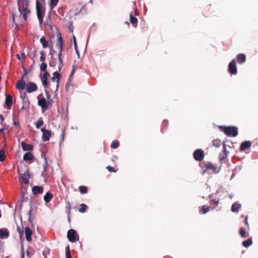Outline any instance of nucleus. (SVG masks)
Returning <instances> with one entry per match:
<instances>
[{"instance_id":"obj_1","label":"nucleus","mask_w":258,"mask_h":258,"mask_svg":"<svg viewBox=\"0 0 258 258\" xmlns=\"http://www.w3.org/2000/svg\"><path fill=\"white\" fill-rule=\"evenodd\" d=\"M18 6L19 14L18 15L13 13V22L16 24V27H17L16 21L21 23L26 22L27 16L30 13V11L28 8V0H18Z\"/></svg>"},{"instance_id":"obj_2","label":"nucleus","mask_w":258,"mask_h":258,"mask_svg":"<svg viewBox=\"0 0 258 258\" xmlns=\"http://www.w3.org/2000/svg\"><path fill=\"white\" fill-rule=\"evenodd\" d=\"M36 9L37 18L39 23L41 24L43 22V17L45 13L44 5L38 1H37L36 2Z\"/></svg>"},{"instance_id":"obj_3","label":"nucleus","mask_w":258,"mask_h":258,"mask_svg":"<svg viewBox=\"0 0 258 258\" xmlns=\"http://www.w3.org/2000/svg\"><path fill=\"white\" fill-rule=\"evenodd\" d=\"M221 131L227 136L235 137L238 135V128L235 126H219Z\"/></svg>"},{"instance_id":"obj_4","label":"nucleus","mask_w":258,"mask_h":258,"mask_svg":"<svg viewBox=\"0 0 258 258\" xmlns=\"http://www.w3.org/2000/svg\"><path fill=\"white\" fill-rule=\"evenodd\" d=\"M200 166L201 167L202 166L205 167V169L204 170V173L210 170H212L213 173L214 174H217L220 171V168L216 167L210 162H204L201 163H200Z\"/></svg>"},{"instance_id":"obj_5","label":"nucleus","mask_w":258,"mask_h":258,"mask_svg":"<svg viewBox=\"0 0 258 258\" xmlns=\"http://www.w3.org/2000/svg\"><path fill=\"white\" fill-rule=\"evenodd\" d=\"M37 99L38 105L43 109H47L52 105V104L49 102V101H47L46 98L44 97L42 94L38 95L37 96Z\"/></svg>"},{"instance_id":"obj_6","label":"nucleus","mask_w":258,"mask_h":258,"mask_svg":"<svg viewBox=\"0 0 258 258\" xmlns=\"http://www.w3.org/2000/svg\"><path fill=\"white\" fill-rule=\"evenodd\" d=\"M193 156L196 161H202L204 159L205 153L203 150L198 149L195 151Z\"/></svg>"},{"instance_id":"obj_7","label":"nucleus","mask_w":258,"mask_h":258,"mask_svg":"<svg viewBox=\"0 0 258 258\" xmlns=\"http://www.w3.org/2000/svg\"><path fill=\"white\" fill-rule=\"evenodd\" d=\"M67 236L69 240L74 242L79 240V235H77L76 231L74 229H70L68 231Z\"/></svg>"},{"instance_id":"obj_8","label":"nucleus","mask_w":258,"mask_h":258,"mask_svg":"<svg viewBox=\"0 0 258 258\" xmlns=\"http://www.w3.org/2000/svg\"><path fill=\"white\" fill-rule=\"evenodd\" d=\"M229 72L232 75H236L237 73V69L235 59L231 61L228 65Z\"/></svg>"},{"instance_id":"obj_9","label":"nucleus","mask_w":258,"mask_h":258,"mask_svg":"<svg viewBox=\"0 0 258 258\" xmlns=\"http://www.w3.org/2000/svg\"><path fill=\"white\" fill-rule=\"evenodd\" d=\"M29 171L28 169L25 170L23 174H21L20 175V182H23L26 184L29 183Z\"/></svg>"},{"instance_id":"obj_10","label":"nucleus","mask_w":258,"mask_h":258,"mask_svg":"<svg viewBox=\"0 0 258 258\" xmlns=\"http://www.w3.org/2000/svg\"><path fill=\"white\" fill-rule=\"evenodd\" d=\"M56 37L57 38V41L56 42V46L59 50V52L60 53H62V51L63 49V39L61 36V35L60 33H58L56 35Z\"/></svg>"},{"instance_id":"obj_11","label":"nucleus","mask_w":258,"mask_h":258,"mask_svg":"<svg viewBox=\"0 0 258 258\" xmlns=\"http://www.w3.org/2000/svg\"><path fill=\"white\" fill-rule=\"evenodd\" d=\"M26 86V89L28 93H30L37 90V86L34 83L29 82Z\"/></svg>"},{"instance_id":"obj_12","label":"nucleus","mask_w":258,"mask_h":258,"mask_svg":"<svg viewBox=\"0 0 258 258\" xmlns=\"http://www.w3.org/2000/svg\"><path fill=\"white\" fill-rule=\"evenodd\" d=\"M41 131L42 132V139L44 141H48L51 137V131L45 129L44 127L41 128Z\"/></svg>"},{"instance_id":"obj_13","label":"nucleus","mask_w":258,"mask_h":258,"mask_svg":"<svg viewBox=\"0 0 258 258\" xmlns=\"http://www.w3.org/2000/svg\"><path fill=\"white\" fill-rule=\"evenodd\" d=\"M251 146V143L249 141H245L242 143L240 146V151H242L249 149Z\"/></svg>"},{"instance_id":"obj_14","label":"nucleus","mask_w":258,"mask_h":258,"mask_svg":"<svg viewBox=\"0 0 258 258\" xmlns=\"http://www.w3.org/2000/svg\"><path fill=\"white\" fill-rule=\"evenodd\" d=\"M32 190L34 195L42 194L43 191V187L42 186L36 185L32 187Z\"/></svg>"},{"instance_id":"obj_15","label":"nucleus","mask_w":258,"mask_h":258,"mask_svg":"<svg viewBox=\"0 0 258 258\" xmlns=\"http://www.w3.org/2000/svg\"><path fill=\"white\" fill-rule=\"evenodd\" d=\"M25 234L26 240L30 242L32 240V231L28 227H26L25 228Z\"/></svg>"},{"instance_id":"obj_16","label":"nucleus","mask_w":258,"mask_h":258,"mask_svg":"<svg viewBox=\"0 0 258 258\" xmlns=\"http://www.w3.org/2000/svg\"><path fill=\"white\" fill-rule=\"evenodd\" d=\"M5 104L8 108H10L13 104V98L10 94H6L5 99Z\"/></svg>"},{"instance_id":"obj_17","label":"nucleus","mask_w":258,"mask_h":258,"mask_svg":"<svg viewBox=\"0 0 258 258\" xmlns=\"http://www.w3.org/2000/svg\"><path fill=\"white\" fill-rule=\"evenodd\" d=\"M26 86V83L23 80V79L17 81L15 87L17 89L23 90Z\"/></svg>"},{"instance_id":"obj_18","label":"nucleus","mask_w":258,"mask_h":258,"mask_svg":"<svg viewBox=\"0 0 258 258\" xmlns=\"http://www.w3.org/2000/svg\"><path fill=\"white\" fill-rule=\"evenodd\" d=\"M22 148L24 151H32L33 150V146L31 144H27L26 143L22 142L21 143Z\"/></svg>"},{"instance_id":"obj_19","label":"nucleus","mask_w":258,"mask_h":258,"mask_svg":"<svg viewBox=\"0 0 258 258\" xmlns=\"http://www.w3.org/2000/svg\"><path fill=\"white\" fill-rule=\"evenodd\" d=\"M241 207V205L240 204L235 202L232 204L231 210L233 212H238Z\"/></svg>"},{"instance_id":"obj_20","label":"nucleus","mask_w":258,"mask_h":258,"mask_svg":"<svg viewBox=\"0 0 258 258\" xmlns=\"http://www.w3.org/2000/svg\"><path fill=\"white\" fill-rule=\"evenodd\" d=\"M237 61L239 63H243L246 60V56L243 53L238 54L236 57Z\"/></svg>"},{"instance_id":"obj_21","label":"nucleus","mask_w":258,"mask_h":258,"mask_svg":"<svg viewBox=\"0 0 258 258\" xmlns=\"http://www.w3.org/2000/svg\"><path fill=\"white\" fill-rule=\"evenodd\" d=\"M9 236V231L5 229H0V238L3 239L8 238Z\"/></svg>"},{"instance_id":"obj_22","label":"nucleus","mask_w":258,"mask_h":258,"mask_svg":"<svg viewBox=\"0 0 258 258\" xmlns=\"http://www.w3.org/2000/svg\"><path fill=\"white\" fill-rule=\"evenodd\" d=\"M49 73L47 71H45L42 77H41V81H42V84H43V85L44 86H45L47 85V77L48 76H49Z\"/></svg>"},{"instance_id":"obj_23","label":"nucleus","mask_w":258,"mask_h":258,"mask_svg":"<svg viewBox=\"0 0 258 258\" xmlns=\"http://www.w3.org/2000/svg\"><path fill=\"white\" fill-rule=\"evenodd\" d=\"M52 198H53V195L51 192H47L44 196L43 199H44V201L46 203H49L51 201V200H52Z\"/></svg>"},{"instance_id":"obj_24","label":"nucleus","mask_w":258,"mask_h":258,"mask_svg":"<svg viewBox=\"0 0 258 258\" xmlns=\"http://www.w3.org/2000/svg\"><path fill=\"white\" fill-rule=\"evenodd\" d=\"M53 77L56 79V90L58 89L59 86V81L60 79V75L57 72H55L53 73Z\"/></svg>"},{"instance_id":"obj_25","label":"nucleus","mask_w":258,"mask_h":258,"mask_svg":"<svg viewBox=\"0 0 258 258\" xmlns=\"http://www.w3.org/2000/svg\"><path fill=\"white\" fill-rule=\"evenodd\" d=\"M130 21L131 23L135 27H136L138 23V20L137 19L134 17L132 13L130 15Z\"/></svg>"},{"instance_id":"obj_26","label":"nucleus","mask_w":258,"mask_h":258,"mask_svg":"<svg viewBox=\"0 0 258 258\" xmlns=\"http://www.w3.org/2000/svg\"><path fill=\"white\" fill-rule=\"evenodd\" d=\"M33 158V156L30 152H26L23 156V160L26 161L31 160Z\"/></svg>"},{"instance_id":"obj_27","label":"nucleus","mask_w":258,"mask_h":258,"mask_svg":"<svg viewBox=\"0 0 258 258\" xmlns=\"http://www.w3.org/2000/svg\"><path fill=\"white\" fill-rule=\"evenodd\" d=\"M239 234L243 238L248 236V234L246 232L245 229L242 227H241L239 229Z\"/></svg>"},{"instance_id":"obj_28","label":"nucleus","mask_w":258,"mask_h":258,"mask_svg":"<svg viewBox=\"0 0 258 258\" xmlns=\"http://www.w3.org/2000/svg\"><path fill=\"white\" fill-rule=\"evenodd\" d=\"M58 0H49V6L50 10H53L57 5Z\"/></svg>"},{"instance_id":"obj_29","label":"nucleus","mask_w":258,"mask_h":258,"mask_svg":"<svg viewBox=\"0 0 258 258\" xmlns=\"http://www.w3.org/2000/svg\"><path fill=\"white\" fill-rule=\"evenodd\" d=\"M252 243V240L251 238H249L246 240L243 241L242 242V245L245 247H248L250 245H251Z\"/></svg>"},{"instance_id":"obj_30","label":"nucleus","mask_w":258,"mask_h":258,"mask_svg":"<svg viewBox=\"0 0 258 258\" xmlns=\"http://www.w3.org/2000/svg\"><path fill=\"white\" fill-rule=\"evenodd\" d=\"M210 210V207L206 205H203L202 206V208L200 210V213H202L203 214H206L208 212H209Z\"/></svg>"},{"instance_id":"obj_31","label":"nucleus","mask_w":258,"mask_h":258,"mask_svg":"<svg viewBox=\"0 0 258 258\" xmlns=\"http://www.w3.org/2000/svg\"><path fill=\"white\" fill-rule=\"evenodd\" d=\"M212 145L214 147H215L216 148L219 147L221 145V140L219 139L214 140L212 142Z\"/></svg>"},{"instance_id":"obj_32","label":"nucleus","mask_w":258,"mask_h":258,"mask_svg":"<svg viewBox=\"0 0 258 258\" xmlns=\"http://www.w3.org/2000/svg\"><path fill=\"white\" fill-rule=\"evenodd\" d=\"M71 203L69 202H68V221L69 223L71 222V217H70V213H71Z\"/></svg>"},{"instance_id":"obj_33","label":"nucleus","mask_w":258,"mask_h":258,"mask_svg":"<svg viewBox=\"0 0 258 258\" xmlns=\"http://www.w3.org/2000/svg\"><path fill=\"white\" fill-rule=\"evenodd\" d=\"M40 42L42 44L43 48H46L48 46V42L45 40L44 37H42L40 39Z\"/></svg>"},{"instance_id":"obj_34","label":"nucleus","mask_w":258,"mask_h":258,"mask_svg":"<svg viewBox=\"0 0 258 258\" xmlns=\"http://www.w3.org/2000/svg\"><path fill=\"white\" fill-rule=\"evenodd\" d=\"M44 124V122L41 118L35 123V125L36 128H39Z\"/></svg>"},{"instance_id":"obj_35","label":"nucleus","mask_w":258,"mask_h":258,"mask_svg":"<svg viewBox=\"0 0 258 258\" xmlns=\"http://www.w3.org/2000/svg\"><path fill=\"white\" fill-rule=\"evenodd\" d=\"M79 189L81 194H84L88 192V188L85 186H80Z\"/></svg>"},{"instance_id":"obj_36","label":"nucleus","mask_w":258,"mask_h":258,"mask_svg":"<svg viewBox=\"0 0 258 258\" xmlns=\"http://www.w3.org/2000/svg\"><path fill=\"white\" fill-rule=\"evenodd\" d=\"M80 207H81L79 209V211L80 213L85 212L87 208V206L85 204H81Z\"/></svg>"},{"instance_id":"obj_37","label":"nucleus","mask_w":258,"mask_h":258,"mask_svg":"<svg viewBox=\"0 0 258 258\" xmlns=\"http://www.w3.org/2000/svg\"><path fill=\"white\" fill-rule=\"evenodd\" d=\"M40 61L42 62L45 60L46 59V55L45 52L43 50H42L40 52Z\"/></svg>"},{"instance_id":"obj_38","label":"nucleus","mask_w":258,"mask_h":258,"mask_svg":"<svg viewBox=\"0 0 258 258\" xmlns=\"http://www.w3.org/2000/svg\"><path fill=\"white\" fill-rule=\"evenodd\" d=\"M119 143L118 141H113L111 144V148L113 149H116L118 147Z\"/></svg>"},{"instance_id":"obj_39","label":"nucleus","mask_w":258,"mask_h":258,"mask_svg":"<svg viewBox=\"0 0 258 258\" xmlns=\"http://www.w3.org/2000/svg\"><path fill=\"white\" fill-rule=\"evenodd\" d=\"M66 258H72L69 245L66 247Z\"/></svg>"},{"instance_id":"obj_40","label":"nucleus","mask_w":258,"mask_h":258,"mask_svg":"<svg viewBox=\"0 0 258 258\" xmlns=\"http://www.w3.org/2000/svg\"><path fill=\"white\" fill-rule=\"evenodd\" d=\"M17 231L19 233L20 238L22 240V238H23V233H24L23 228H20V227H19L18 226L17 227Z\"/></svg>"},{"instance_id":"obj_41","label":"nucleus","mask_w":258,"mask_h":258,"mask_svg":"<svg viewBox=\"0 0 258 258\" xmlns=\"http://www.w3.org/2000/svg\"><path fill=\"white\" fill-rule=\"evenodd\" d=\"M227 155H228L224 153H220V155H219L220 161H222L224 160L227 158Z\"/></svg>"},{"instance_id":"obj_42","label":"nucleus","mask_w":258,"mask_h":258,"mask_svg":"<svg viewBox=\"0 0 258 258\" xmlns=\"http://www.w3.org/2000/svg\"><path fill=\"white\" fill-rule=\"evenodd\" d=\"M5 158V152L3 150H0V161H4Z\"/></svg>"},{"instance_id":"obj_43","label":"nucleus","mask_w":258,"mask_h":258,"mask_svg":"<svg viewBox=\"0 0 258 258\" xmlns=\"http://www.w3.org/2000/svg\"><path fill=\"white\" fill-rule=\"evenodd\" d=\"M47 68V64L43 62L40 66V69L41 71L45 72Z\"/></svg>"},{"instance_id":"obj_44","label":"nucleus","mask_w":258,"mask_h":258,"mask_svg":"<svg viewBox=\"0 0 258 258\" xmlns=\"http://www.w3.org/2000/svg\"><path fill=\"white\" fill-rule=\"evenodd\" d=\"M45 94H46V100L47 101H49V102H50V103L52 104V99H51L50 98V95L48 92V91L47 90H46V89L45 90Z\"/></svg>"},{"instance_id":"obj_45","label":"nucleus","mask_w":258,"mask_h":258,"mask_svg":"<svg viewBox=\"0 0 258 258\" xmlns=\"http://www.w3.org/2000/svg\"><path fill=\"white\" fill-rule=\"evenodd\" d=\"M107 169L110 172H116L117 170H116L114 167H112V166H108L107 167H106Z\"/></svg>"},{"instance_id":"obj_46","label":"nucleus","mask_w":258,"mask_h":258,"mask_svg":"<svg viewBox=\"0 0 258 258\" xmlns=\"http://www.w3.org/2000/svg\"><path fill=\"white\" fill-rule=\"evenodd\" d=\"M73 42L74 44V46H75L76 51L77 53H78V50L77 49V40H76V38L74 35H73Z\"/></svg>"},{"instance_id":"obj_47","label":"nucleus","mask_w":258,"mask_h":258,"mask_svg":"<svg viewBox=\"0 0 258 258\" xmlns=\"http://www.w3.org/2000/svg\"><path fill=\"white\" fill-rule=\"evenodd\" d=\"M212 195H211L209 197L211 199V203H213L216 206H217L219 204V200H213L212 199Z\"/></svg>"},{"instance_id":"obj_48","label":"nucleus","mask_w":258,"mask_h":258,"mask_svg":"<svg viewBox=\"0 0 258 258\" xmlns=\"http://www.w3.org/2000/svg\"><path fill=\"white\" fill-rule=\"evenodd\" d=\"M61 53H60V52H59L58 59H59V70H60V67H62V66H63L62 59L61 58Z\"/></svg>"},{"instance_id":"obj_49","label":"nucleus","mask_w":258,"mask_h":258,"mask_svg":"<svg viewBox=\"0 0 258 258\" xmlns=\"http://www.w3.org/2000/svg\"><path fill=\"white\" fill-rule=\"evenodd\" d=\"M222 145H223V151H222V153H224L228 155V152L227 151V150L226 149V146L225 143L224 142H223L222 143Z\"/></svg>"},{"instance_id":"obj_50","label":"nucleus","mask_w":258,"mask_h":258,"mask_svg":"<svg viewBox=\"0 0 258 258\" xmlns=\"http://www.w3.org/2000/svg\"><path fill=\"white\" fill-rule=\"evenodd\" d=\"M64 134H65V131L64 129H63L61 131V133L60 134V136L61 137V142H62L64 140Z\"/></svg>"},{"instance_id":"obj_51","label":"nucleus","mask_w":258,"mask_h":258,"mask_svg":"<svg viewBox=\"0 0 258 258\" xmlns=\"http://www.w3.org/2000/svg\"><path fill=\"white\" fill-rule=\"evenodd\" d=\"M245 224L246 225L247 227L249 226V224L248 223V216H246L244 220Z\"/></svg>"},{"instance_id":"obj_52","label":"nucleus","mask_w":258,"mask_h":258,"mask_svg":"<svg viewBox=\"0 0 258 258\" xmlns=\"http://www.w3.org/2000/svg\"><path fill=\"white\" fill-rule=\"evenodd\" d=\"M31 210H30V211L29 212V218H28V220L30 221V222H31Z\"/></svg>"},{"instance_id":"obj_53","label":"nucleus","mask_w":258,"mask_h":258,"mask_svg":"<svg viewBox=\"0 0 258 258\" xmlns=\"http://www.w3.org/2000/svg\"><path fill=\"white\" fill-rule=\"evenodd\" d=\"M21 57L25 59L26 58V55L24 52L21 53Z\"/></svg>"},{"instance_id":"obj_54","label":"nucleus","mask_w":258,"mask_h":258,"mask_svg":"<svg viewBox=\"0 0 258 258\" xmlns=\"http://www.w3.org/2000/svg\"><path fill=\"white\" fill-rule=\"evenodd\" d=\"M0 119H1L2 121H4V117L2 114H0Z\"/></svg>"},{"instance_id":"obj_55","label":"nucleus","mask_w":258,"mask_h":258,"mask_svg":"<svg viewBox=\"0 0 258 258\" xmlns=\"http://www.w3.org/2000/svg\"><path fill=\"white\" fill-rule=\"evenodd\" d=\"M5 130V127H3L2 128H0V133H2Z\"/></svg>"},{"instance_id":"obj_56","label":"nucleus","mask_w":258,"mask_h":258,"mask_svg":"<svg viewBox=\"0 0 258 258\" xmlns=\"http://www.w3.org/2000/svg\"><path fill=\"white\" fill-rule=\"evenodd\" d=\"M16 57H17V58H18V59H19V60H20V59H21V57H20V56L19 54H17V55H16Z\"/></svg>"},{"instance_id":"obj_57","label":"nucleus","mask_w":258,"mask_h":258,"mask_svg":"<svg viewBox=\"0 0 258 258\" xmlns=\"http://www.w3.org/2000/svg\"><path fill=\"white\" fill-rule=\"evenodd\" d=\"M14 124L15 126H17V125L19 124V123L18 122H16L15 121H14Z\"/></svg>"},{"instance_id":"obj_58","label":"nucleus","mask_w":258,"mask_h":258,"mask_svg":"<svg viewBox=\"0 0 258 258\" xmlns=\"http://www.w3.org/2000/svg\"><path fill=\"white\" fill-rule=\"evenodd\" d=\"M55 79H55L54 77H52V78L51 79V81H53V82H55Z\"/></svg>"},{"instance_id":"obj_59","label":"nucleus","mask_w":258,"mask_h":258,"mask_svg":"<svg viewBox=\"0 0 258 258\" xmlns=\"http://www.w3.org/2000/svg\"><path fill=\"white\" fill-rule=\"evenodd\" d=\"M43 171H44V172H46V166H45V167H44V168H43Z\"/></svg>"},{"instance_id":"obj_60","label":"nucleus","mask_w":258,"mask_h":258,"mask_svg":"<svg viewBox=\"0 0 258 258\" xmlns=\"http://www.w3.org/2000/svg\"><path fill=\"white\" fill-rule=\"evenodd\" d=\"M23 202V200H21V201H20V202H21L20 208H21V207H22V204H21V203H22V202Z\"/></svg>"},{"instance_id":"obj_61","label":"nucleus","mask_w":258,"mask_h":258,"mask_svg":"<svg viewBox=\"0 0 258 258\" xmlns=\"http://www.w3.org/2000/svg\"><path fill=\"white\" fill-rule=\"evenodd\" d=\"M74 73V70H73L71 73V75L73 74Z\"/></svg>"}]
</instances>
